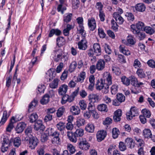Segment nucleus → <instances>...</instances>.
<instances>
[{
    "label": "nucleus",
    "instance_id": "obj_61",
    "mask_svg": "<svg viewBox=\"0 0 155 155\" xmlns=\"http://www.w3.org/2000/svg\"><path fill=\"white\" fill-rule=\"evenodd\" d=\"M112 71L113 73H114L117 75H119L121 73V71L120 69L116 67H113L112 68Z\"/></svg>",
    "mask_w": 155,
    "mask_h": 155
},
{
    "label": "nucleus",
    "instance_id": "obj_48",
    "mask_svg": "<svg viewBox=\"0 0 155 155\" xmlns=\"http://www.w3.org/2000/svg\"><path fill=\"white\" fill-rule=\"evenodd\" d=\"M77 63L75 61L72 62L69 66V71L70 72H73L75 69L77 65Z\"/></svg>",
    "mask_w": 155,
    "mask_h": 155
},
{
    "label": "nucleus",
    "instance_id": "obj_32",
    "mask_svg": "<svg viewBox=\"0 0 155 155\" xmlns=\"http://www.w3.org/2000/svg\"><path fill=\"white\" fill-rule=\"evenodd\" d=\"M125 142L127 143L128 146H129L130 148H132L134 147L135 143L133 142V140L132 138H127L126 139Z\"/></svg>",
    "mask_w": 155,
    "mask_h": 155
},
{
    "label": "nucleus",
    "instance_id": "obj_25",
    "mask_svg": "<svg viewBox=\"0 0 155 155\" xmlns=\"http://www.w3.org/2000/svg\"><path fill=\"white\" fill-rule=\"evenodd\" d=\"M73 16V14L71 13L66 14L63 17V21L64 22L68 23L70 22Z\"/></svg>",
    "mask_w": 155,
    "mask_h": 155
},
{
    "label": "nucleus",
    "instance_id": "obj_18",
    "mask_svg": "<svg viewBox=\"0 0 155 155\" xmlns=\"http://www.w3.org/2000/svg\"><path fill=\"white\" fill-rule=\"evenodd\" d=\"M136 41L133 37L128 35L127 38V42L126 44L127 46H132L135 45Z\"/></svg>",
    "mask_w": 155,
    "mask_h": 155
},
{
    "label": "nucleus",
    "instance_id": "obj_20",
    "mask_svg": "<svg viewBox=\"0 0 155 155\" xmlns=\"http://www.w3.org/2000/svg\"><path fill=\"white\" fill-rule=\"evenodd\" d=\"M146 8L145 5L142 3H138L135 6L136 10L139 12H143L145 11Z\"/></svg>",
    "mask_w": 155,
    "mask_h": 155
},
{
    "label": "nucleus",
    "instance_id": "obj_40",
    "mask_svg": "<svg viewBox=\"0 0 155 155\" xmlns=\"http://www.w3.org/2000/svg\"><path fill=\"white\" fill-rule=\"evenodd\" d=\"M117 99L118 102L121 103L125 101V97L122 94L118 93L117 94Z\"/></svg>",
    "mask_w": 155,
    "mask_h": 155
},
{
    "label": "nucleus",
    "instance_id": "obj_35",
    "mask_svg": "<svg viewBox=\"0 0 155 155\" xmlns=\"http://www.w3.org/2000/svg\"><path fill=\"white\" fill-rule=\"evenodd\" d=\"M38 116L36 113H33L30 115L29 120L31 123L35 122L38 118Z\"/></svg>",
    "mask_w": 155,
    "mask_h": 155
},
{
    "label": "nucleus",
    "instance_id": "obj_58",
    "mask_svg": "<svg viewBox=\"0 0 155 155\" xmlns=\"http://www.w3.org/2000/svg\"><path fill=\"white\" fill-rule=\"evenodd\" d=\"M79 104L81 110H84L86 109L87 104L83 100H81L79 101Z\"/></svg>",
    "mask_w": 155,
    "mask_h": 155
},
{
    "label": "nucleus",
    "instance_id": "obj_57",
    "mask_svg": "<svg viewBox=\"0 0 155 155\" xmlns=\"http://www.w3.org/2000/svg\"><path fill=\"white\" fill-rule=\"evenodd\" d=\"M12 79V76L11 75H9L8 76H7L6 77V86L8 87H9L11 85Z\"/></svg>",
    "mask_w": 155,
    "mask_h": 155
},
{
    "label": "nucleus",
    "instance_id": "obj_8",
    "mask_svg": "<svg viewBox=\"0 0 155 155\" xmlns=\"http://www.w3.org/2000/svg\"><path fill=\"white\" fill-rule=\"evenodd\" d=\"M107 135V132L104 130L98 131L96 134L97 140L98 142L103 140Z\"/></svg>",
    "mask_w": 155,
    "mask_h": 155
},
{
    "label": "nucleus",
    "instance_id": "obj_42",
    "mask_svg": "<svg viewBox=\"0 0 155 155\" xmlns=\"http://www.w3.org/2000/svg\"><path fill=\"white\" fill-rule=\"evenodd\" d=\"M130 81H131V84L134 87H136V84H137L138 80L137 78L134 76H131L129 77Z\"/></svg>",
    "mask_w": 155,
    "mask_h": 155
},
{
    "label": "nucleus",
    "instance_id": "obj_19",
    "mask_svg": "<svg viewBox=\"0 0 155 155\" xmlns=\"http://www.w3.org/2000/svg\"><path fill=\"white\" fill-rule=\"evenodd\" d=\"M68 89V86L66 84H63L59 87L58 92L60 95H63L65 94Z\"/></svg>",
    "mask_w": 155,
    "mask_h": 155
},
{
    "label": "nucleus",
    "instance_id": "obj_59",
    "mask_svg": "<svg viewBox=\"0 0 155 155\" xmlns=\"http://www.w3.org/2000/svg\"><path fill=\"white\" fill-rule=\"evenodd\" d=\"M105 83L107 84L109 86L112 84V76L110 74H108V76L105 80Z\"/></svg>",
    "mask_w": 155,
    "mask_h": 155
},
{
    "label": "nucleus",
    "instance_id": "obj_33",
    "mask_svg": "<svg viewBox=\"0 0 155 155\" xmlns=\"http://www.w3.org/2000/svg\"><path fill=\"white\" fill-rule=\"evenodd\" d=\"M119 48L120 51L125 55H130V51L128 49H126L124 46L120 45Z\"/></svg>",
    "mask_w": 155,
    "mask_h": 155
},
{
    "label": "nucleus",
    "instance_id": "obj_1",
    "mask_svg": "<svg viewBox=\"0 0 155 155\" xmlns=\"http://www.w3.org/2000/svg\"><path fill=\"white\" fill-rule=\"evenodd\" d=\"M105 80L101 79L100 80H97L96 84V88L97 90H102V92L104 94H106L109 91L108 86L105 83Z\"/></svg>",
    "mask_w": 155,
    "mask_h": 155
},
{
    "label": "nucleus",
    "instance_id": "obj_10",
    "mask_svg": "<svg viewBox=\"0 0 155 155\" xmlns=\"http://www.w3.org/2000/svg\"><path fill=\"white\" fill-rule=\"evenodd\" d=\"M88 97L89 103L94 104V103L98 102L99 100V96L97 94H90Z\"/></svg>",
    "mask_w": 155,
    "mask_h": 155
},
{
    "label": "nucleus",
    "instance_id": "obj_34",
    "mask_svg": "<svg viewBox=\"0 0 155 155\" xmlns=\"http://www.w3.org/2000/svg\"><path fill=\"white\" fill-rule=\"evenodd\" d=\"M56 127L57 129L60 131L64 130L65 128V123L62 122H60L56 125Z\"/></svg>",
    "mask_w": 155,
    "mask_h": 155
},
{
    "label": "nucleus",
    "instance_id": "obj_36",
    "mask_svg": "<svg viewBox=\"0 0 155 155\" xmlns=\"http://www.w3.org/2000/svg\"><path fill=\"white\" fill-rule=\"evenodd\" d=\"M65 111V108L63 107H60L57 110L56 113L57 117H60L63 115Z\"/></svg>",
    "mask_w": 155,
    "mask_h": 155
},
{
    "label": "nucleus",
    "instance_id": "obj_47",
    "mask_svg": "<svg viewBox=\"0 0 155 155\" xmlns=\"http://www.w3.org/2000/svg\"><path fill=\"white\" fill-rule=\"evenodd\" d=\"M85 123V120L81 118L78 119L76 122L77 126L78 127L84 125Z\"/></svg>",
    "mask_w": 155,
    "mask_h": 155
},
{
    "label": "nucleus",
    "instance_id": "obj_12",
    "mask_svg": "<svg viewBox=\"0 0 155 155\" xmlns=\"http://www.w3.org/2000/svg\"><path fill=\"white\" fill-rule=\"evenodd\" d=\"M78 146L81 149L85 150L88 149L90 146L89 143L85 139H83L79 143Z\"/></svg>",
    "mask_w": 155,
    "mask_h": 155
},
{
    "label": "nucleus",
    "instance_id": "obj_16",
    "mask_svg": "<svg viewBox=\"0 0 155 155\" xmlns=\"http://www.w3.org/2000/svg\"><path fill=\"white\" fill-rule=\"evenodd\" d=\"M67 136L71 142L74 143L76 142L77 137L75 135L74 133L71 131H68L67 132Z\"/></svg>",
    "mask_w": 155,
    "mask_h": 155
},
{
    "label": "nucleus",
    "instance_id": "obj_62",
    "mask_svg": "<svg viewBox=\"0 0 155 155\" xmlns=\"http://www.w3.org/2000/svg\"><path fill=\"white\" fill-rule=\"evenodd\" d=\"M48 139V136L46 133L42 134L41 136V140L42 142H45Z\"/></svg>",
    "mask_w": 155,
    "mask_h": 155
},
{
    "label": "nucleus",
    "instance_id": "obj_11",
    "mask_svg": "<svg viewBox=\"0 0 155 155\" xmlns=\"http://www.w3.org/2000/svg\"><path fill=\"white\" fill-rule=\"evenodd\" d=\"M26 126V124L24 122H22L18 123L15 128L16 133L18 134L22 133Z\"/></svg>",
    "mask_w": 155,
    "mask_h": 155
},
{
    "label": "nucleus",
    "instance_id": "obj_24",
    "mask_svg": "<svg viewBox=\"0 0 155 155\" xmlns=\"http://www.w3.org/2000/svg\"><path fill=\"white\" fill-rule=\"evenodd\" d=\"M50 96L47 94L44 95L42 98L40 100L41 103L43 104H46L48 103L49 101Z\"/></svg>",
    "mask_w": 155,
    "mask_h": 155
},
{
    "label": "nucleus",
    "instance_id": "obj_46",
    "mask_svg": "<svg viewBox=\"0 0 155 155\" xmlns=\"http://www.w3.org/2000/svg\"><path fill=\"white\" fill-rule=\"evenodd\" d=\"M74 133L77 137H81L84 135V130L81 129H78Z\"/></svg>",
    "mask_w": 155,
    "mask_h": 155
},
{
    "label": "nucleus",
    "instance_id": "obj_54",
    "mask_svg": "<svg viewBox=\"0 0 155 155\" xmlns=\"http://www.w3.org/2000/svg\"><path fill=\"white\" fill-rule=\"evenodd\" d=\"M110 89L112 94L115 95L117 92L118 85L116 84H114L111 86Z\"/></svg>",
    "mask_w": 155,
    "mask_h": 155
},
{
    "label": "nucleus",
    "instance_id": "obj_51",
    "mask_svg": "<svg viewBox=\"0 0 155 155\" xmlns=\"http://www.w3.org/2000/svg\"><path fill=\"white\" fill-rule=\"evenodd\" d=\"M112 120L109 117H107L106 118L105 120L103 121V124L107 126L108 127V126L111 124L112 123Z\"/></svg>",
    "mask_w": 155,
    "mask_h": 155
},
{
    "label": "nucleus",
    "instance_id": "obj_63",
    "mask_svg": "<svg viewBox=\"0 0 155 155\" xmlns=\"http://www.w3.org/2000/svg\"><path fill=\"white\" fill-rule=\"evenodd\" d=\"M51 142L54 144H59L60 142V139L59 137H54L52 139Z\"/></svg>",
    "mask_w": 155,
    "mask_h": 155
},
{
    "label": "nucleus",
    "instance_id": "obj_13",
    "mask_svg": "<svg viewBox=\"0 0 155 155\" xmlns=\"http://www.w3.org/2000/svg\"><path fill=\"white\" fill-rule=\"evenodd\" d=\"M34 128L36 130H40L43 131L45 129V127L43 124L41 120H38L35 122Z\"/></svg>",
    "mask_w": 155,
    "mask_h": 155
},
{
    "label": "nucleus",
    "instance_id": "obj_60",
    "mask_svg": "<svg viewBox=\"0 0 155 155\" xmlns=\"http://www.w3.org/2000/svg\"><path fill=\"white\" fill-rule=\"evenodd\" d=\"M12 139L9 140L7 137H5L3 139V142L2 143V144H5L7 146H9V144L11 143Z\"/></svg>",
    "mask_w": 155,
    "mask_h": 155
},
{
    "label": "nucleus",
    "instance_id": "obj_23",
    "mask_svg": "<svg viewBox=\"0 0 155 155\" xmlns=\"http://www.w3.org/2000/svg\"><path fill=\"white\" fill-rule=\"evenodd\" d=\"M65 43V40L63 37H58L56 39V44L59 47H61Z\"/></svg>",
    "mask_w": 155,
    "mask_h": 155
},
{
    "label": "nucleus",
    "instance_id": "obj_3",
    "mask_svg": "<svg viewBox=\"0 0 155 155\" xmlns=\"http://www.w3.org/2000/svg\"><path fill=\"white\" fill-rule=\"evenodd\" d=\"M131 30L132 32L140 40H141L143 39L145 37L144 33L141 32L139 30H137L135 28V25H132L130 26Z\"/></svg>",
    "mask_w": 155,
    "mask_h": 155
},
{
    "label": "nucleus",
    "instance_id": "obj_55",
    "mask_svg": "<svg viewBox=\"0 0 155 155\" xmlns=\"http://www.w3.org/2000/svg\"><path fill=\"white\" fill-rule=\"evenodd\" d=\"M112 136L113 138H117L119 134V130L116 128H114L112 130Z\"/></svg>",
    "mask_w": 155,
    "mask_h": 155
},
{
    "label": "nucleus",
    "instance_id": "obj_15",
    "mask_svg": "<svg viewBox=\"0 0 155 155\" xmlns=\"http://www.w3.org/2000/svg\"><path fill=\"white\" fill-rule=\"evenodd\" d=\"M10 111L7 114L6 110H4L3 112V116L0 121V127L3 125L7 120L8 118L10 116Z\"/></svg>",
    "mask_w": 155,
    "mask_h": 155
},
{
    "label": "nucleus",
    "instance_id": "obj_52",
    "mask_svg": "<svg viewBox=\"0 0 155 155\" xmlns=\"http://www.w3.org/2000/svg\"><path fill=\"white\" fill-rule=\"evenodd\" d=\"M142 112L143 114V115L144 117L147 118H149L150 117L151 113L149 110L146 109H143Z\"/></svg>",
    "mask_w": 155,
    "mask_h": 155
},
{
    "label": "nucleus",
    "instance_id": "obj_2",
    "mask_svg": "<svg viewBox=\"0 0 155 155\" xmlns=\"http://www.w3.org/2000/svg\"><path fill=\"white\" fill-rule=\"evenodd\" d=\"M138 114V109L135 107H132L130 111L126 113L127 119L128 120H131L133 117L137 116Z\"/></svg>",
    "mask_w": 155,
    "mask_h": 155
},
{
    "label": "nucleus",
    "instance_id": "obj_41",
    "mask_svg": "<svg viewBox=\"0 0 155 155\" xmlns=\"http://www.w3.org/2000/svg\"><path fill=\"white\" fill-rule=\"evenodd\" d=\"M58 79H55L53 81L49 84V87L52 88H56L58 86Z\"/></svg>",
    "mask_w": 155,
    "mask_h": 155
},
{
    "label": "nucleus",
    "instance_id": "obj_45",
    "mask_svg": "<svg viewBox=\"0 0 155 155\" xmlns=\"http://www.w3.org/2000/svg\"><path fill=\"white\" fill-rule=\"evenodd\" d=\"M121 79L123 83L126 85L128 86L130 84V79L127 78L125 76H124L121 78Z\"/></svg>",
    "mask_w": 155,
    "mask_h": 155
},
{
    "label": "nucleus",
    "instance_id": "obj_17",
    "mask_svg": "<svg viewBox=\"0 0 155 155\" xmlns=\"http://www.w3.org/2000/svg\"><path fill=\"white\" fill-rule=\"evenodd\" d=\"M94 52L95 54L97 56L101 55V51L100 45L98 43H95L93 45Z\"/></svg>",
    "mask_w": 155,
    "mask_h": 155
},
{
    "label": "nucleus",
    "instance_id": "obj_38",
    "mask_svg": "<svg viewBox=\"0 0 155 155\" xmlns=\"http://www.w3.org/2000/svg\"><path fill=\"white\" fill-rule=\"evenodd\" d=\"M97 109L101 111L107 112V105L104 104L98 105Z\"/></svg>",
    "mask_w": 155,
    "mask_h": 155
},
{
    "label": "nucleus",
    "instance_id": "obj_6",
    "mask_svg": "<svg viewBox=\"0 0 155 155\" xmlns=\"http://www.w3.org/2000/svg\"><path fill=\"white\" fill-rule=\"evenodd\" d=\"M88 110L91 113V115L95 118H97L98 115L95 110L94 104L89 103L87 107Z\"/></svg>",
    "mask_w": 155,
    "mask_h": 155
},
{
    "label": "nucleus",
    "instance_id": "obj_28",
    "mask_svg": "<svg viewBox=\"0 0 155 155\" xmlns=\"http://www.w3.org/2000/svg\"><path fill=\"white\" fill-rule=\"evenodd\" d=\"M85 129L88 132L93 133L94 130V126L91 123H89L86 126Z\"/></svg>",
    "mask_w": 155,
    "mask_h": 155
},
{
    "label": "nucleus",
    "instance_id": "obj_53",
    "mask_svg": "<svg viewBox=\"0 0 155 155\" xmlns=\"http://www.w3.org/2000/svg\"><path fill=\"white\" fill-rule=\"evenodd\" d=\"M45 147L43 146L39 147L37 151L38 155H44L45 153Z\"/></svg>",
    "mask_w": 155,
    "mask_h": 155
},
{
    "label": "nucleus",
    "instance_id": "obj_22",
    "mask_svg": "<svg viewBox=\"0 0 155 155\" xmlns=\"http://www.w3.org/2000/svg\"><path fill=\"white\" fill-rule=\"evenodd\" d=\"M16 122L15 118L12 117L11 119L10 122L6 128L7 131L10 132L14 127V124Z\"/></svg>",
    "mask_w": 155,
    "mask_h": 155
},
{
    "label": "nucleus",
    "instance_id": "obj_44",
    "mask_svg": "<svg viewBox=\"0 0 155 155\" xmlns=\"http://www.w3.org/2000/svg\"><path fill=\"white\" fill-rule=\"evenodd\" d=\"M125 16L127 17V20L130 22L133 21L134 20V15L131 12L126 13Z\"/></svg>",
    "mask_w": 155,
    "mask_h": 155
},
{
    "label": "nucleus",
    "instance_id": "obj_64",
    "mask_svg": "<svg viewBox=\"0 0 155 155\" xmlns=\"http://www.w3.org/2000/svg\"><path fill=\"white\" fill-rule=\"evenodd\" d=\"M148 66L153 68H155V61L153 60H149L147 62Z\"/></svg>",
    "mask_w": 155,
    "mask_h": 155
},
{
    "label": "nucleus",
    "instance_id": "obj_26",
    "mask_svg": "<svg viewBox=\"0 0 155 155\" xmlns=\"http://www.w3.org/2000/svg\"><path fill=\"white\" fill-rule=\"evenodd\" d=\"M71 111L73 115H78L80 112L79 107L77 106H72L71 108Z\"/></svg>",
    "mask_w": 155,
    "mask_h": 155
},
{
    "label": "nucleus",
    "instance_id": "obj_37",
    "mask_svg": "<svg viewBox=\"0 0 155 155\" xmlns=\"http://www.w3.org/2000/svg\"><path fill=\"white\" fill-rule=\"evenodd\" d=\"M144 24L143 22L139 21L136 24V27L135 26V28L137 30H139L140 31L142 30L143 29L144 30Z\"/></svg>",
    "mask_w": 155,
    "mask_h": 155
},
{
    "label": "nucleus",
    "instance_id": "obj_14",
    "mask_svg": "<svg viewBox=\"0 0 155 155\" xmlns=\"http://www.w3.org/2000/svg\"><path fill=\"white\" fill-rule=\"evenodd\" d=\"M105 67V62L103 59H100L97 62L96 68L98 71L103 70Z\"/></svg>",
    "mask_w": 155,
    "mask_h": 155
},
{
    "label": "nucleus",
    "instance_id": "obj_49",
    "mask_svg": "<svg viewBox=\"0 0 155 155\" xmlns=\"http://www.w3.org/2000/svg\"><path fill=\"white\" fill-rule=\"evenodd\" d=\"M71 3L73 9H76L78 8L79 0H72Z\"/></svg>",
    "mask_w": 155,
    "mask_h": 155
},
{
    "label": "nucleus",
    "instance_id": "obj_4",
    "mask_svg": "<svg viewBox=\"0 0 155 155\" xmlns=\"http://www.w3.org/2000/svg\"><path fill=\"white\" fill-rule=\"evenodd\" d=\"M26 141H29V145L31 149H34L38 145V140L36 137L32 136L29 138L26 137L25 139Z\"/></svg>",
    "mask_w": 155,
    "mask_h": 155
},
{
    "label": "nucleus",
    "instance_id": "obj_56",
    "mask_svg": "<svg viewBox=\"0 0 155 155\" xmlns=\"http://www.w3.org/2000/svg\"><path fill=\"white\" fill-rule=\"evenodd\" d=\"M98 34L101 38H103L105 37L106 34L102 28H99L98 29Z\"/></svg>",
    "mask_w": 155,
    "mask_h": 155
},
{
    "label": "nucleus",
    "instance_id": "obj_30",
    "mask_svg": "<svg viewBox=\"0 0 155 155\" xmlns=\"http://www.w3.org/2000/svg\"><path fill=\"white\" fill-rule=\"evenodd\" d=\"M13 141V144L15 147H18L21 143V140L19 137H16L11 140V143Z\"/></svg>",
    "mask_w": 155,
    "mask_h": 155
},
{
    "label": "nucleus",
    "instance_id": "obj_7",
    "mask_svg": "<svg viewBox=\"0 0 155 155\" xmlns=\"http://www.w3.org/2000/svg\"><path fill=\"white\" fill-rule=\"evenodd\" d=\"M60 4L58 5L57 10L58 12H60L62 14L64 13V11L66 10V8L64 6L66 5L67 0H59Z\"/></svg>",
    "mask_w": 155,
    "mask_h": 155
},
{
    "label": "nucleus",
    "instance_id": "obj_39",
    "mask_svg": "<svg viewBox=\"0 0 155 155\" xmlns=\"http://www.w3.org/2000/svg\"><path fill=\"white\" fill-rule=\"evenodd\" d=\"M136 73L140 78H143L145 77V74L143 69L138 68L136 71Z\"/></svg>",
    "mask_w": 155,
    "mask_h": 155
},
{
    "label": "nucleus",
    "instance_id": "obj_21",
    "mask_svg": "<svg viewBox=\"0 0 155 155\" xmlns=\"http://www.w3.org/2000/svg\"><path fill=\"white\" fill-rule=\"evenodd\" d=\"M113 15L117 23L119 24H122L123 23L124 20L121 15H118L116 13H114Z\"/></svg>",
    "mask_w": 155,
    "mask_h": 155
},
{
    "label": "nucleus",
    "instance_id": "obj_9",
    "mask_svg": "<svg viewBox=\"0 0 155 155\" xmlns=\"http://www.w3.org/2000/svg\"><path fill=\"white\" fill-rule=\"evenodd\" d=\"M88 25L89 29L91 31H94L96 28V24L95 19L91 17L88 20Z\"/></svg>",
    "mask_w": 155,
    "mask_h": 155
},
{
    "label": "nucleus",
    "instance_id": "obj_27",
    "mask_svg": "<svg viewBox=\"0 0 155 155\" xmlns=\"http://www.w3.org/2000/svg\"><path fill=\"white\" fill-rule=\"evenodd\" d=\"M38 101L36 100H34L29 105L28 111L29 112L33 111V110L37 105Z\"/></svg>",
    "mask_w": 155,
    "mask_h": 155
},
{
    "label": "nucleus",
    "instance_id": "obj_29",
    "mask_svg": "<svg viewBox=\"0 0 155 155\" xmlns=\"http://www.w3.org/2000/svg\"><path fill=\"white\" fill-rule=\"evenodd\" d=\"M143 134L145 138H149L152 137V134L151 132L149 129H144L143 130Z\"/></svg>",
    "mask_w": 155,
    "mask_h": 155
},
{
    "label": "nucleus",
    "instance_id": "obj_31",
    "mask_svg": "<svg viewBox=\"0 0 155 155\" xmlns=\"http://www.w3.org/2000/svg\"><path fill=\"white\" fill-rule=\"evenodd\" d=\"M155 28H154L152 27L147 26L144 27V31L147 33L151 35L155 32Z\"/></svg>",
    "mask_w": 155,
    "mask_h": 155
},
{
    "label": "nucleus",
    "instance_id": "obj_5",
    "mask_svg": "<svg viewBox=\"0 0 155 155\" xmlns=\"http://www.w3.org/2000/svg\"><path fill=\"white\" fill-rule=\"evenodd\" d=\"M84 34L82 35V39L78 44V48L80 50H85L87 48V42L85 39Z\"/></svg>",
    "mask_w": 155,
    "mask_h": 155
},
{
    "label": "nucleus",
    "instance_id": "obj_50",
    "mask_svg": "<svg viewBox=\"0 0 155 155\" xmlns=\"http://www.w3.org/2000/svg\"><path fill=\"white\" fill-rule=\"evenodd\" d=\"M25 132L26 137L28 138L31 137L32 135L31 134L32 132V128L30 127H28L25 130Z\"/></svg>",
    "mask_w": 155,
    "mask_h": 155
},
{
    "label": "nucleus",
    "instance_id": "obj_43",
    "mask_svg": "<svg viewBox=\"0 0 155 155\" xmlns=\"http://www.w3.org/2000/svg\"><path fill=\"white\" fill-rule=\"evenodd\" d=\"M57 51H59L61 53V61H65L68 60V55L67 53H64L61 50H58Z\"/></svg>",
    "mask_w": 155,
    "mask_h": 155
}]
</instances>
